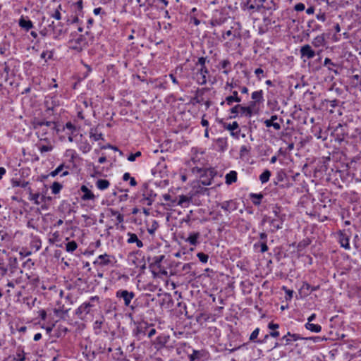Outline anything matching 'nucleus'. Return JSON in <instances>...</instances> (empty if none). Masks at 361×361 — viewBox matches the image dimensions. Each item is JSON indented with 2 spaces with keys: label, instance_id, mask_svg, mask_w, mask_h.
<instances>
[{
  "label": "nucleus",
  "instance_id": "obj_30",
  "mask_svg": "<svg viewBox=\"0 0 361 361\" xmlns=\"http://www.w3.org/2000/svg\"><path fill=\"white\" fill-rule=\"evenodd\" d=\"M46 143L47 145H42L39 141V142L37 144V147L42 154L51 152L53 149V146L51 145L50 142Z\"/></svg>",
  "mask_w": 361,
  "mask_h": 361
},
{
  "label": "nucleus",
  "instance_id": "obj_8",
  "mask_svg": "<svg viewBox=\"0 0 361 361\" xmlns=\"http://www.w3.org/2000/svg\"><path fill=\"white\" fill-rule=\"evenodd\" d=\"M114 257L110 255H108L106 253L100 255L98 256L97 259L94 262V264H98L102 267L104 266H109V265H113V259Z\"/></svg>",
  "mask_w": 361,
  "mask_h": 361
},
{
  "label": "nucleus",
  "instance_id": "obj_56",
  "mask_svg": "<svg viewBox=\"0 0 361 361\" xmlns=\"http://www.w3.org/2000/svg\"><path fill=\"white\" fill-rule=\"evenodd\" d=\"M259 328H257L255 329L251 334L250 336V340L252 341H255L256 338H257L258 335H259Z\"/></svg>",
  "mask_w": 361,
  "mask_h": 361
},
{
  "label": "nucleus",
  "instance_id": "obj_23",
  "mask_svg": "<svg viewBox=\"0 0 361 361\" xmlns=\"http://www.w3.org/2000/svg\"><path fill=\"white\" fill-rule=\"evenodd\" d=\"M200 237V233L199 232H193L190 233L186 239V242H188L191 245H197L198 242V238Z\"/></svg>",
  "mask_w": 361,
  "mask_h": 361
},
{
  "label": "nucleus",
  "instance_id": "obj_40",
  "mask_svg": "<svg viewBox=\"0 0 361 361\" xmlns=\"http://www.w3.org/2000/svg\"><path fill=\"white\" fill-rule=\"evenodd\" d=\"M78 247V245L75 241L72 240L70 242H68L66 244V250L68 252H74Z\"/></svg>",
  "mask_w": 361,
  "mask_h": 361
},
{
  "label": "nucleus",
  "instance_id": "obj_27",
  "mask_svg": "<svg viewBox=\"0 0 361 361\" xmlns=\"http://www.w3.org/2000/svg\"><path fill=\"white\" fill-rule=\"evenodd\" d=\"M250 198L254 205L258 206L261 204L263 195L261 193H250Z\"/></svg>",
  "mask_w": 361,
  "mask_h": 361
},
{
  "label": "nucleus",
  "instance_id": "obj_42",
  "mask_svg": "<svg viewBox=\"0 0 361 361\" xmlns=\"http://www.w3.org/2000/svg\"><path fill=\"white\" fill-rule=\"evenodd\" d=\"M90 136V138L93 139L94 141L103 140V135L101 133H97L96 130H91Z\"/></svg>",
  "mask_w": 361,
  "mask_h": 361
},
{
  "label": "nucleus",
  "instance_id": "obj_4",
  "mask_svg": "<svg viewBox=\"0 0 361 361\" xmlns=\"http://www.w3.org/2000/svg\"><path fill=\"white\" fill-rule=\"evenodd\" d=\"M231 113L233 114V116H231V118L237 117L238 114L242 116L250 118L253 114V111L250 105L244 106L240 104H237L231 109Z\"/></svg>",
  "mask_w": 361,
  "mask_h": 361
},
{
  "label": "nucleus",
  "instance_id": "obj_13",
  "mask_svg": "<svg viewBox=\"0 0 361 361\" xmlns=\"http://www.w3.org/2000/svg\"><path fill=\"white\" fill-rule=\"evenodd\" d=\"M27 191L29 194L28 200L31 202H33L34 204L39 205L41 204V195L42 194L39 193V192H33L32 189L29 187L27 189Z\"/></svg>",
  "mask_w": 361,
  "mask_h": 361
},
{
  "label": "nucleus",
  "instance_id": "obj_52",
  "mask_svg": "<svg viewBox=\"0 0 361 361\" xmlns=\"http://www.w3.org/2000/svg\"><path fill=\"white\" fill-rule=\"evenodd\" d=\"M286 178V174L283 171L281 170V171H278L276 178L277 181L282 182L284 180V179Z\"/></svg>",
  "mask_w": 361,
  "mask_h": 361
},
{
  "label": "nucleus",
  "instance_id": "obj_48",
  "mask_svg": "<svg viewBox=\"0 0 361 361\" xmlns=\"http://www.w3.org/2000/svg\"><path fill=\"white\" fill-rule=\"evenodd\" d=\"M140 203L143 205L150 206L154 202V200L142 196L140 200Z\"/></svg>",
  "mask_w": 361,
  "mask_h": 361
},
{
  "label": "nucleus",
  "instance_id": "obj_58",
  "mask_svg": "<svg viewBox=\"0 0 361 361\" xmlns=\"http://www.w3.org/2000/svg\"><path fill=\"white\" fill-rule=\"evenodd\" d=\"M80 148L84 153H87L91 150V146L87 142L82 144Z\"/></svg>",
  "mask_w": 361,
  "mask_h": 361
},
{
  "label": "nucleus",
  "instance_id": "obj_39",
  "mask_svg": "<svg viewBox=\"0 0 361 361\" xmlns=\"http://www.w3.org/2000/svg\"><path fill=\"white\" fill-rule=\"evenodd\" d=\"M16 361H25V354L24 350L20 348H18L16 357L14 358Z\"/></svg>",
  "mask_w": 361,
  "mask_h": 361
},
{
  "label": "nucleus",
  "instance_id": "obj_28",
  "mask_svg": "<svg viewBox=\"0 0 361 361\" xmlns=\"http://www.w3.org/2000/svg\"><path fill=\"white\" fill-rule=\"evenodd\" d=\"M239 128V125L238 122L234 121L232 123H229L226 128L231 131V135L233 137H238V134L240 130L235 132V130H238Z\"/></svg>",
  "mask_w": 361,
  "mask_h": 361
},
{
  "label": "nucleus",
  "instance_id": "obj_2",
  "mask_svg": "<svg viewBox=\"0 0 361 361\" xmlns=\"http://www.w3.org/2000/svg\"><path fill=\"white\" fill-rule=\"evenodd\" d=\"M271 213L274 214V216H265L263 218L262 223L269 222L271 226L270 232L275 233L277 230L283 228L286 214L283 213L282 208L277 204L272 205Z\"/></svg>",
  "mask_w": 361,
  "mask_h": 361
},
{
  "label": "nucleus",
  "instance_id": "obj_61",
  "mask_svg": "<svg viewBox=\"0 0 361 361\" xmlns=\"http://www.w3.org/2000/svg\"><path fill=\"white\" fill-rule=\"evenodd\" d=\"M207 61V58L205 57H200L196 63L197 66L200 65L202 68L206 67L205 63Z\"/></svg>",
  "mask_w": 361,
  "mask_h": 361
},
{
  "label": "nucleus",
  "instance_id": "obj_33",
  "mask_svg": "<svg viewBox=\"0 0 361 361\" xmlns=\"http://www.w3.org/2000/svg\"><path fill=\"white\" fill-rule=\"evenodd\" d=\"M110 183L106 179H98L96 181V186L101 190H104L109 187Z\"/></svg>",
  "mask_w": 361,
  "mask_h": 361
},
{
  "label": "nucleus",
  "instance_id": "obj_21",
  "mask_svg": "<svg viewBox=\"0 0 361 361\" xmlns=\"http://www.w3.org/2000/svg\"><path fill=\"white\" fill-rule=\"evenodd\" d=\"M319 289V286H311L308 283L303 282L300 288V291L304 292L305 295H307L310 293L316 291Z\"/></svg>",
  "mask_w": 361,
  "mask_h": 361
},
{
  "label": "nucleus",
  "instance_id": "obj_14",
  "mask_svg": "<svg viewBox=\"0 0 361 361\" xmlns=\"http://www.w3.org/2000/svg\"><path fill=\"white\" fill-rule=\"evenodd\" d=\"M217 68L219 69H223L222 73L228 75L231 71V63L228 59H224L219 62Z\"/></svg>",
  "mask_w": 361,
  "mask_h": 361
},
{
  "label": "nucleus",
  "instance_id": "obj_60",
  "mask_svg": "<svg viewBox=\"0 0 361 361\" xmlns=\"http://www.w3.org/2000/svg\"><path fill=\"white\" fill-rule=\"evenodd\" d=\"M303 340H310L312 341L314 343H318L324 340L320 336H310V337H304Z\"/></svg>",
  "mask_w": 361,
  "mask_h": 361
},
{
  "label": "nucleus",
  "instance_id": "obj_11",
  "mask_svg": "<svg viewBox=\"0 0 361 361\" xmlns=\"http://www.w3.org/2000/svg\"><path fill=\"white\" fill-rule=\"evenodd\" d=\"M251 98L253 99V101L251 102L249 105L253 109L256 104H261L264 102V99L263 97V91L260 90L253 92L252 93Z\"/></svg>",
  "mask_w": 361,
  "mask_h": 361
},
{
  "label": "nucleus",
  "instance_id": "obj_1",
  "mask_svg": "<svg viewBox=\"0 0 361 361\" xmlns=\"http://www.w3.org/2000/svg\"><path fill=\"white\" fill-rule=\"evenodd\" d=\"M33 129L36 130V135L40 142H49V139L47 137L48 134V128L53 130H56V123L52 121H45L38 118H34L31 122Z\"/></svg>",
  "mask_w": 361,
  "mask_h": 361
},
{
  "label": "nucleus",
  "instance_id": "obj_47",
  "mask_svg": "<svg viewBox=\"0 0 361 361\" xmlns=\"http://www.w3.org/2000/svg\"><path fill=\"white\" fill-rule=\"evenodd\" d=\"M225 21H226L225 18H215L211 20V25L212 26H219V25H221L223 23H224Z\"/></svg>",
  "mask_w": 361,
  "mask_h": 361
},
{
  "label": "nucleus",
  "instance_id": "obj_26",
  "mask_svg": "<svg viewBox=\"0 0 361 361\" xmlns=\"http://www.w3.org/2000/svg\"><path fill=\"white\" fill-rule=\"evenodd\" d=\"M225 179L227 185H231L235 183L237 180V172L235 171H231L226 175Z\"/></svg>",
  "mask_w": 361,
  "mask_h": 361
},
{
  "label": "nucleus",
  "instance_id": "obj_35",
  "mask_svg": "<svg viewBox=\"0 0 361 361\" xmlns=\"http://www.w3.org/2000/svg\"><path fill=\"white\" fill-rule=\"evenodd\" d=\"M305 326L307 330H310L312 332L319 333L322 331V326L319 324L307 322Z\"/></svg>",
  "mask_w": 361,
  "mask_h": 361
},
{
  "label": "nucleus",
  "instance_id": "obj_43",
  "mask_svg": "<svg viewBox=\"0 0 361 361\" xmlns=\"http://www.w3.org/2000/svg\"><path fill=\"white\" fill-rule=\"evenodd\" d=\"M54 32L56 35V38L63 35L66 32V30H63L62 28V25L59 23L56 27L54 28Z\"/></svg>",
  "mask_w": 361,
  "mask_h": 361
},
{
  "label": "nucleus",
  "instance_id": "obj_46",
  "mask_svg": "<svg viewBox=\"0 0 361 361\" xmlns=\"http://www.w3.org/2000/svg\"><path fill=\"white\" fill-rule=\"evenodd\" d=\"M75 46L73 49H78V46H82L85 44V38L82 35H80L77 39H74Z\"/></svg>",
  "mask_w": 361,
  "mask_h": 361
},
{
  "label": "nucleus",
  "instance_id": "obj_16",
  "mask_svg": "<svg viewBox=\"0 0 361 361\" xmlns=\"http://www.w3.org/2000/svg\"><path fill=\"white\" fill-rule=\"evenodd\" d=\"M241 98L238 97V93L237 91H233L232 95L228 96L225 99V102H222L221 103V105H223L225 102L228 105L231 106L233 104V102H240Z\"/></svg>",
  "mask_w": 361,
  "mask_h": 361
},
{
  "label": "nucleus",
  "instance_id": "obj_6",
  "mask_svg": "<svg viewBox=\"0 0 361 361\" xmlns=\"http://www.w3.org/2000/svg\"><path fill=\"white\" fill-rule=\"evenodd\" d=\"M149 328V326L147 323H140L133 330V335L137 338V340L140 341L146 335Z\"/></svg>",
  "mask_w": 361,
  "mask_h": 361
},
{
  "label": "nucleus",
  "instance_id": "obj_32",
  "mask_svg": "<svg viewBox=\"0 0 361 361\" xmlns=\"http://www.w3.org/2000/svg\"><path fill=\"white\" fill-rule=\"evenodd\" d=\"M307 31L309 32H315L321 30L322 26L317 23L314 20H310L307 22Z\"/></svg>",
  "mask_w": 361,
  "mask_h": 361
},
{
  "label": "nucleus",
  "instance_id": "obj_10",
  "mask_svg": "<svg viewBox=\"0 0 361 361\" xmlns=\"http://www.w3.org/2000/svg\"><path fill=\"white\" fill-rule=\"evenodd\" d=\"M209 74V71L207 67H200L197 72V82L199 85H205L207 82V75Z\"/></svg>",
  "mask_w": 361,
  "mask_h": 361
},
{
  "label": "nucleus",
  "instance_id": "obj_38",
  "mask_svg": "<svg viewBox=\"0 0 361 361\" xmlns=\"http://www.w3.org/2000/svg\"><path fill=\"white\" fill-rule=\"evenodd\" d=\"M264 123L266 126V127H267V128L273 127L276 130H279L281 128L280 123H279L277 122L271 121L269 119L265 120L264 121Z\"/></svg>",
  "mask_w": 361,
  "mask_h": 361
},
{
  "label": "nucleus",
  "instance_id": "obj_18",
  "mask_svg": "<svg viewBox=\"0 0 361 361\" xmlns=\"http://www.w3.org/2000/svg\"><path fill=\"white\" fill-rule=\"evenodd\" d=\"M221 208L226 212H231L237 209L235 203L233 200L224 201L220 204Z\"/></svg>",
  "mask_w": 361,
  "mask_h": 361
},
{
  "label": "nucleus",
  "instance_id": "obj_57",
  "mask_svg": "<svg viewBox=\"0 0 361 361\" xmlns=\"http://www.w3.org/2000/svg\"><path fill=\"white\" fill-rule=\"evenodd\" d=\"M190 23H193L195 25L197 26L200 25V20L197 18L196 15H190Z\"/></svg>",
  "mask_w": 361,
  "mask_h": 361
},
{
  "label": "nucleus",
  "instance_id": "obj_50",
  "mask_svg": "<svg viewBox=\"0 0 361 361\" xmlns=\"http://www.w3.org/2000/svg\"><path fill=\"white\" fill-rule=\"evenodd\" d=\"M197 257H198L199 260L202 263H207L209 259V256L203 252H198L197 254Z\"/></svg>",
  "mask_w": 361,
  "mask_h": 361
},
{
  "label": "nucleus",
  "instance_id": "obj_55",
  "mask_svg": "<svg viewBox=\"0 0 361 361\" xmlns=\"http://www.w3.org/2000/svg\"><path fill=\"white\" fill-rule=\"evenodd\" d=\"M75 6L77 9L75 11V13H78V14H81L82 12V0L78 1L75 3Z\"/></svg>",
  "mask_w": 361,
  "mask_h": 361
},
{
  "label": "nucleus",
  "instance_id": "obj_34",
  "mask_svg": "<svg viewBox=\"0 0 361 361\" xmlns=\"http://www.w3.org/2000/svg\"><path fill=\"white\" fill-rule=\"evenodd\" d=\"M324 66L327 67L331 71H333L335 74L338 75L339 73L336 69H334L332 67H336L337 65L331 61L329 58H326L324 61Z\"/></svg>",
  "mask_w": 361,
  "mask_h": 361
},
{
  "label": "nucleus",
  "instance_id": "obj_3",
  "mask_svg": "<svg viewBox=\"0 0 361 361\" xmlns=\"http://www.w3.org/2000/svg\"><path fill=\"white\" fill-rule=\"evenodd\" d=\"M135 297V293L126 289H119L116 292V298L118 301L123 303L125 307H129L131 310H134L135 306L132 303Z\"/></svg>",
  "mask_w": 361,
  "mask_h": 361
},
{
  "label": "nucleus",
  "instance_id": "obj_62",
  "mask_svg": "<svg viewBox=\"0 0 361 361\" xmlns=\"http://www.w3.org/2000/svg\"><path fill=\"white\" fill-rule=\"evenodd\" d=\"M294 9L296 11H302L305 9V6L303 3H298L295 5Z\"/></svg>",
  "mask_w": 361,
  "mask_h": 361
},
{
  "label": "nucleus",
  "instance_id": "obj_49",
  "mask_svg": "<svg viewBox=\"0 0 361 361\" xmlns=\"http://www.w3.org/2000/svg\"><path fill=\"white\" fill-rule=\"evenodd\" d=\"M64 168H65L64 164H62L59 165L55 170H54L53 171H51L49 173V176H51L52 177H55L59 173H60L63 170Z\"/></svg>",
  "mask_w": 361,
  "mask_h": 361
},
{
  "label": "nucleus",
  "instance_id": "obj_29",
  "mask_svg": "<svg viewBox=\"0 0 361 361\" xmlns=\"http://www.w3.org/2000/svg\"><path fill=\"white\" fill-rule=\"evenodd\" d=\"M173 204H176L177 205H180L182 207H185V205L189 204L190 198L185 195H180L178 197V200H172Z\"/></svg>",
  "mask_w": 361,
  "mask_h": 361
},
{
  "label": "nucleus",
  "instance_id": "obj_44",
  "mask_svg": "<svg viewBox=\"0 0 361 361\" xmlns=\"http://www.w3.org/2000/svg\"><path fill=\"white\" fill-rule=\"evenodd\" d=\"M29 182L25 180H16L13 182V186L20 187L22 188L27 189Z\"/></svg>",
  "mask_w": 361,
  "mask_h": 361
},
{
  "label": "nucleus",
  "instance_id": "obj_45",
  "mask_svg": "<svg viewBox=\"0 0 361 361\" xmlns=\"http://www.w3.org/2000/svg\"><path fill=\"white\" fill-rule=\"evenodd\" d=\"M68 312V310H64L63 308H61V307H59V308H58V309L55 308V309L54 310V314H55L57 317H61V318H63V317H64V316H65L66 314H67Z\"/></svg>",
  "mask_w": 361,
  "mask_h": 361
},
{
  "label": "nucleus",
  "instance_id": "obj_19",
  "mask_svg": "<svg viewBox=\"0 0 361 361\" xmlns=\"http://www.w3.org/2000/svg\"><path fill=\"white\" fill-rule=\"evenodd\" d=\"M80 190L82 192V195L81 197L82 200L86 201L94 199V195L87 186L82 185Z\"/></svg>",
  "mask_w": 361,
  "mask_h": 361
},
{
  "label": "nucleus",
  "instance_id": "obj_5",
  "mask_svg": "<svg viewBox=\"0 0 361 361\" xmlns=\"http://www.w3.org/2000/svg\"><path fill=\"white\" fill-rule=\"evenodd\" d=\"M99 297L97 296H92L90 298L89 302H85L81 305L78 307V308L75 310V314L80 318L82 317V315H87L90 313L91 308L94 306L91 301L98 300Z\"/></svg>",
  "mask_w": 361,
  "mask_h": 361
},
{
  "label": "nucleus",
  "instance_id": "obj_12",
  "mask_svg": "<svg viewBox=\"0 0 361 361\" xmlns=\"http://www.w3.org/2000/svg\"><path fill=\"white\" fill-rule=\"evenodd\" d=\"M304 337H302L300 334H291L290 332H288L285 336L281 338V341H285L284 345H288L291 344L293 341H297L298 340H303Z\"/></svg>",
  "mask_w": 361,
  "mask_h": 361
},
{
  "label": "nucleus",
  "instance_id": "obj_41",
  "mask_svg": "<svg viewBox=\"0 0 361 361\" xmlns=\"http://www.w3.org/2000/svg\"><path fill=\"white\" fill-rule=\"evenodd\" d=\"M62 185L59 182H54L52 185L51 186V192L54 195H56L60 192L62 189Z\"/></svg>",
  "mask_w": 361,
  "mask_h": 361
},
{
  "label": "nucleus",
  "instance_id": "obj_37",
  "mask_svg": "<svg viewBox=\"0 0 361 361\" xmlns=\"http://www.w3.org/2000/svg\"><path fill=\"white\" fill-rule=\"evenodd\" d=\"M142 196L152 199L155 201L157 194L152 189H149L148 187H145L143 190Z\"/></svg>",
  "mask_w": 361,
  "mask_h": 361
},
{
  "label": "nucleus",
  "instance_id": "obj_63",
  "mask_svg": "<svg viewBox=\"0 0 361 361\" xmlns=\"http://www.w3.org/2000/svg\"><path fill=\"white\" fill-rule=\"evenodd\" d=\"M80 14H78V13H75V16L72 19H68L67 23L68 24H74V23H78V21H79L78 16Z\"/></svg>",
  "mask_w": 361,
  "mask_h": 361
},
{
  "label": "nucleus",
  "instance_id": "obj_51",
  "mask_svg": "<svg viewBox=\"0 0 361 361\" xmlns=\"http://www.w3.org/2000/svg\"><path fill=\"white\" fill-rule=\"evenodd\" d=\"M104 319L103 317H102L100 319H97L93 324L94 329L100 330L102 329V324H104Z\"/></svg>",
  "mask_w": 361,
  "mask_h": 361
},
{
  "label": "nucleus",
  "instance_id": "obj_20",
  "mask_svg": "<svg viewBox=\"0 0 361 361\" xmlns=\"http://www.w3.org/2000/svg\"><path fill=\"white\" fill-rule=\"evenodd\" d=\"M169 335L161 334L157 337L155 344L157 345L159 348H162L165 346V345L169 342Z\"/></svg>",
  "mask_w": 361,
  "mask_h": 361
},
{
  "label": "nucleus",
  "instance_id": "obj_17",
  "mask_svg": "<svg viewBox=\"0 0 361 361\" xmlns=\"http://www.w3.org/2000/svg\"><path fill=\"white\" fill-rule=\"evenodd\" d=\"M18 25L21 28L24 29L25 31H28L33 27L32 22L23 16H21L20 18L19 19Z\"/></svg>",
  "mask_w": 361,
  "mask_h": 361
},
{
  "label": "nucleus",
  "instance_id": "obj_59",
  "mask_svg": "<svg viewBox=\"0 0 361 361\" xmlns=\"http://www.w3.org/2000/svg\"><path fill=\"white\" fill-rule=\"evenodd\" d=\"M255 2L256 0L255 1L254 3L252 2V0H248L245 6L247 7L248 10L254 11H255Z\"/></svg>",
  "mask_w": 361,
  "mask_h": 361
},
{
  "label": "nucleus",
  "instance_id": "obj_54",
  "mask_svg": "<svg viewBox=\"0 0 361 361\" xmlns=\"http://www.w3.org/2000/svg\"><path fill=\"white\" fill-rule=\"evenodd\" d=\"M141 152L140 151H137V152L134 153V154H130L128 155L127 159L129 161H135L136 158L137 157H140L141 156Z\"/></svg>",
  "mask_w": 361,
  "mask_h": 361
},
{
  "label": "nucleus",
  "instance_id": "obj_7",
  "mask_svg": "<svg viewBox=\"0 0 361 361\" xmlns=\"http://www.w3.org/2000/svg\"><path fill=\"white\" fill-rule=\"evenodd\" d=\"M350 234L348 231H341L338 233V242L342 247L345 250H350Z\"/></svg>",
  "mask_w": 361,
  "mask_h": 361
},
{
  "label": "nucleus",
  "instance_id": "obj_24",
  "mask_svg": "<svg viewBox=\"0 0 361 361\" xmlns=\"http://www.w3.org/2000/svg\"><path fill=\"white\" fill-rule=\"evenodd\" d=\"M204 352L197 350H193L192 354L189 355L190 361H203Z\"/></svg>",
  "mask_w": 361,
  "mask_h": 361
},
{
  "label": "nucleus",
  "instance_id": "obj_64",
  "mask_svg": "<svg viewBox=\"0 0 361 361\" xmlns=\"http://www.w3.org/2000/svg\"><path fill=\"white\" fill-rule=\"evenodd\" d=\"M66 128L71 130L72 133L76 130L75 126L71 122H68L66 123Z\"/></svg>",
  "mask_w": 361,
  "mask_h": 361
},
{
  "label": "nucleus",
  "instance_id": "obj_15",
  "mask_svg": "<svg viewBox=\"0 0 361 361\" xmlns=\"http://www.w3.org/2000/svg\"><path fill=\"white\" fill-rule=\"evenodd\" d=\"M127 243L128 244L136 243L137 247L140 248L143 247L142 242L137 238V235L135 233L128 232L127 233Z\"/></svg>",
  "mask_w": 361,
  "mask_h": 361
},
{
  "label": "nucleus",
  "instance_id": "obj_31",
  "mask_svg": "<svg viewBox=\"0 0 361 361\" xmlns=\"http://www.w3.org/2000/svg\"><path fill=\"white\" fill-rule=\"evenodd\" d=\"M312 44L315 47H320L324 45L325 39L323 35H318L313 39Z\"/></svg>",
  "mask_w": 361,
  "mask_h": 361
},
{
  "label": "nucleus",
  "instance_id": "obj_25",
  "mask_svg": "<svg viewBox=\"0 0 361 361\" xmlns=\"http://www.w3.org/2000/svg\"><path fill=\"white\" fill-rule=\"evenodd\" d=\"M216 145L219 151L224 152L228 147L227 139L219 137L216 140Z\"/></svg>",
  "mask_w": 361,
  "mask_h": 361
},
{
  "label": "nucleus",
  "instance_id": "obj_22",
  "mask_svg": "<svg viewBox=\"0 0 361 361\" xmlns=\"http://www.w3.org/2000/svg\"><path fill=\"white\" fill-rule=\"evenodd\" d=\"M240 36V32L238 31H232L231 30H227L224 32L222 35V38L225 39H228L230 41H233L236 37Z\"/></svg>",
  "mask_w": 361,
  "mask_h": 361
},
{
  "label": "nucleus",
  "instance_id": "obj_53",
  "mask_svg": "<svg viewBox=\"0 0 361 361\" xmlns=\"http://www.w3.org/2000/svg\"><path fill=\"white\" fill-rule=\"evenodd\" d=\"M199 183L200 185H210L212 184V180L211 179L207 178V177H201L200 180H199Z\"/></svg>",
  "mask_w": 361,
  "mask_h": 361
},
{
  "label": "nucleus",
  "instance_id": "obj_36",
  "mask_svg": "<svg viewBox=\"0 0 361 361\" xmlns=\"http://www.w3.org/2000/svg\"><path fill=\"white\" fill-rule=\"evenodd\" d=\"M271 176V171L268 169L264 170L259 176V180L262 184L269 181Z\"/></svg>",
  "mask_w": 361,
  "mask_h": 361
},
{
  "label": "nucleus",
  "instance_id": "obj_9",
  "mask_svg": "<svg viewBox=\"0 0 361 361\" xmlns=\"http://www.w3.org/2000/svg\"><path fill=\"white\" fill-rule=\"evenodd\" d=\"M301 58L304 59V61L306 59H312L315 56V51L312 49L311 46L309 44H305L301 47L300 50Z\"/></svg>",
  "mask_w": 361,
  "mask_h": 361
}]
</instances>
